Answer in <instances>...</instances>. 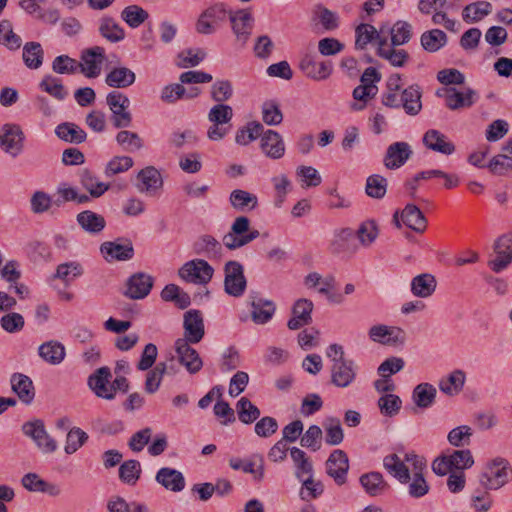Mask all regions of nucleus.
Listing matches in <instances>:
<instances>
[{"instance_id":"f257e3e1","label":"nucleus","mask_w":512,"mask_h":512,"mask_svg":"<svg viewBox=\"0 0 512 512\" xmlns=\"http://www.w3.org/2000/svg\"><path fill=\"white\" fill-rule=\"evenodd\" d=\"M385 469L400 483L408 484L407 491L410 497L418 499L427 495L430 485L424 477L426 461L414 452L406 453L404 458L391 454L384 458Z\"/></svg>"},{"instance_id":"f03ea898","label":"nucleus","mask_w":512,"mask_h":512,"mask_svg":"<svg viewBox=\"0 0 512 512\" xmlns=\"http://www.w3.org/2000/svg\"><path fill=\"white\" fill-rule=\"evenodd\" d=\"M473 464L474 459L470 450H452L435 458L432 462V470L438 476H445L449 472H463Z\"/></svg>"},{"instance_id":"7ed1b4c3","label":"nucleus","mask_w":512,"mask_h":512,"mask_svg":"<svg viewBox=\"0 0 512 512\" xmlns=\"http://www.w3.org/2000/svg\"><path fill=\"white\" fill-rule=\"evenodd\" d=\"M260 235L256 229H250V220L246 216L236 217L230 231L223 237V244L229 250L241 248Z\"/></svg>"},{"instance_id":"20e7f679","label":"nucleus","mask_w":512,"mask_h":512,"mask_svg":"<svg viewBox=\"0 0 512 512\" xmlns=\"http://www.w3.org/2000/svg\"><path fill=\"white\" fill-rule=\"evenodd\" d=\"M512 479V468L507 460L496 458L485 467L480 476L482 486L487 490H498Z\"/></svg>"},{"instance_id":"39448f33","label":"nucleus","mask_w":512,"mask_h":512,"mask_svg":"<svg viewBox=\"0 0 512 512\" xmlns=\"http://www.w3.org/2000/svg\"><path fill=\"white\" fill-rule=\"evenodd\" d=\"M208 120L212 125L207 130V137L212 141L222 140L231 130L233 109L226 104H216L208 112Z\"/></svg>"},{"instance_id":"423d86ee","label":"nucleus","mask_w":512,"mask_h":512,"mask_svg":"<svg viewBox=\"0 0 512 512\" xmlns=\"http://www.w3.org/2000/svg\"><path fill=\"white\" fill-rule=\"evenodd\" d=\"M213 274V267L206 260L199 258L184 263L178 270L182 280L198 285L208 284Z\"/></svg>"},{"instance_id":"0eeeda50","label":"nucleus","mask_w":512,"mask_h":512,"mask_svg":"<svg viewBox=\"0 0 512 512\" xmlns=\"http://www.w3.org/2000/svg\"><path fill=\"white\" fill-rule=\"evenodd\" d=\"M107 105L112 112L113 125L116 128L129 127L132 122L131 113L128 111L130 100L119 91H112L106 97Z\"/></svg>"},{"instance_id":"6e6552de","label":"nucleus","mask_w":512,"mask_h":512,"mask_svg":"<svg viewBox=\"0 0 512 512\" xmlns=\"http://www.w3.org/2000/svg\"><path fill=\"white\" fill-rule=\"evenodd\" d=\"M22 431L34 441L42 453L51 454L57 450V442L47 433L42 420L36 419L24 423Z\"/></svg>"},{"instance_id":"1a4fd4ad","label":"nucleus","mask_w":512,"mask_h":512,"mask_svg":"<svg viewBox=\"0 0 512 512\" xmlns=\"http://www.w3.org/2000/svg\"><path fill=\"white\" fill-rule=\"evenodd\" d=\"M224 275L225 292L233 297L242 296L247 287L242 264L238 261H228L224 266Z\"/></svg>"},{"instance_id":"9d476101","label":"nucleus","mask_w":512,"mask_h":512,"mask_svg":"<svg viewBox=\"0 0 512 512\" xmlns=\"http://www.w3.org/2000/svg\"><path fill=\"white\" fill-rule=\"evenodd\" d=\"M328 249L333 255H354L358 251L354 231L351 228H342L335 231Z\"/></svg>"},{"instance_id":"9b49d317","label":"nucleus","mask_w":512,"mask_h":512,"mask_svg":"<svg viewBox=\"0 0 512 512\" xmlns=\"http://www.w3.org/2000/svg\"><path fill=\"white\" fill-rule=\"evenodd\" d=\"M369 337L374 342L388 346L403 345L406 341V333L402 328L383 324L372 326Z\"/></svg>"},{"instance_id":"f8f14e48","label":"nucleus","mask_w":512,"mask_h":512,"mask_svg":"<svg viewBox=\"0 0 512 512\" xmlns=\"http://www.w3.org/2000/svg\"><path fill=\"white\" fill-rule=\"evenodd\" d=\"M24 133L19 125L5 124L0 133V147L16 157L23 149Z\"/></svg>"},{"instance_id":"ddd939ff","label":"nucleus","mask_w":512,"mask_h":512,"mask_svg":"<svg viewBox=\"0 0 512 512\" xmlns=\"http://www.w3.org/2000/svg\"><path fill=\"white\" fill-rule=\"evenodd\" d=\"M105 59V50L100 46H94L82 52L81 61L78 62L79 70L87 78H96L101 73V66Z\"/></svg>"},{"instance_id":"4468645a","label":"nucleus","mask_w":512,"mask_h":512,"mask_svg":"<svg viewBox=\"0 0 512 512\" xmlns=\"http://www.w3.org/2000/svg\"><path fill=\"white\" fill-rule=\"evenodd\" d=\"M111 370L109 367L98 368L88 378V386L94 394L106 400L114 399V390L111 387Z\"/></svg>"},{"instance_id":"2eb2a0df","label":"nucleus","mask_w":512,"mask_h":512,"mask_svg":"<svg viewBox=\"0 0 512 512\" xmlns=\"http://www.w3.org/2000/svg\"><path fill=\"white\" fill-rule=\"evenodd\" d=\"M184 337L187 343L197 344L205 335V326L202 314L199 310H189L184 314L183 319Z\"/></svg>"},{"instance_id":"dca6fc26","label":"nucleus","mask_w":512,"mask_h":512,"mask_svg":"<svg viewBox=\"0 0 512 512\" xmlns=\"http://www.w3.org/2000/svg\"><path fill=\"white\" fill-rule=\"evenodd\" d=\"M187 343V340L177 339L174 343L178 361L190 374L198 373L203 367L199 353Z\"/></svg>"},{"instance_id":"f3484780","label":"nucleus","mask_w":512,"mask_h":512,"mask_svg":"<svg viewBox=\"0 0 512 512\" xmlns=\"http://www.w3.org/2000/svg\"><path fill=\"white\" fill-rule=\"evenodd\" d=\"M497 257L488 262L489 267L496 273L503 271L512 263V233L500 236L494 243Z\"/></svg>"},{"instance_id":"a211bd4d","label":"nucleus","mask_w":512,"mask_h":512,"mask_svg":"<svg viewBox=\"0 0 512 512\" xmlns=\"http://www.w3.org/2000/svg\"><path fill=\"white\" fill-rule=\"evenodd\" d=\"M413 150L407 142L399 141L387 147L383 165L390 170L402 167L412 156Z\"/></svg>"},{"instance_id":"6ab92c4d","label":"nucleus","mask_w":512,"mask_h":512,"mask_svg":"<svg viewBox=\"0 0 512 512\" xmlns=\"http://www.w3.org/2000/svg\"><path fill=\"white\" fill-rule=\"evenodd\" d=\"M228 18L237 40L245 44L251 35L253 27L254 19L251 12L248 9L230 10Z\"/></svg>"},{"instance_id":"aec40b11","label":"nucleus","mask_w":512,"mask_h":512,"mask_svg":"<svg viewBox=\"0 0 512 512\" xmlns=\"http://www.w3.org/2000/svg\"><path fill=\"white\" fill-rule=\"evenodd\" d=\"M153 283L151 275L137 272L128 278L124 295L134 300L143 299L150 293Z\"/></svg>"},{"instance_id":"412c9836","label":"nucleus","mask_w":512,"mask_h":512,"mask_svg":"<svg viewBox=\"0 0 512 512\" xmlns=\"http://www.w3.org/2000/svg\"><path fill=\"white\" fill-rule=\"evenodd\" d=\"M357 366L353 360L338 361L331 366V383L339 388L350 386L356 379Z\"/></svg>"},{"instance_id":"4be33fe9","label":"nucleus","mask_w":512,"mask_h":512,"mask_svg":"<svg viewBox=\"0 0 512 512\" xmlns=\"http://www.w3.org/2000/svg\"><path fill=\"white\" fill-rule=\"evenodd\" d=\"M327 474L338 485H343L347 479L349 460L347 454L340 449L334 450L326 461Z\"/></svg>"},{"instance_id":"5701e85b","label":"nucleus","mask_w":512,"mask_h":512,"mask_svg":"<svg viewBox=\"0 0 512 512\" xmlns=\"http://www.w3.org/2000/svg\"><path fill=\"white\" fill-rule=\"evenodd\" d=\"M301 71L309 78L321 81L327 79L332 72V65L328 61H318L316 57L306 54L300 61Z\"/></svg>"},{"instance_id":"b1692460","label":"nucleus","mask_w":512,"mask_h":512,"mask_svg":"<svg viewBox=\"0 0 512 512\" xmlns=\"http://www.w3.org/2000/svg\"><path fill=\"white\" fill-rule=\"evenodd\" d=\"M422 141L427 149L443 155H452L456 150L454 143L444 133L436 129L427 130Z\"/></svg>"},{"instance_id":"393cba45","label":"nucleus","mask_w":512,"mask_h":512,"mask_svg":"<svg viewBox=\"0 0 512 512\" xmlns=\"http://www.w3.org/2000/svg\"><path fill=\"white\" fill-rule=\"evenodd\" d=\"M136 188L140 193L153 195L163 185L159 171L153 166L145 167L137 174Z\"/></svg>"},{"instance_id":"a878e982","label":"nucleus","mask_w":512,"mask_h":512,"mask_svg":"<svg viewBox=\"0 0 512 512\" xmlns=\"http://www.w3.org/2000/svg\"><path fill=\"white\" fill-rule=\"evenodd\" d=\"M313 302L306 298L298 299L292 308V318L287 326L290 330H297L312 322Z\"/></svg>"},{"instance_id":"bb28decb","label":"nucleus","mask_w":512,"mask_h":512,"mask_svg":"<svg viewBox=\"0 0 512 512\" xmlns=\"http://www.w3.org/2000/svg\"><path fill=\"white\" fill-rule=\"evenodd\" d=\"M100 251L108 262L127 261L134 255V248L130 241H126L124 244L104 242L100 246Z\"/></svg>"},{"instance_id":"cd10ccee","label":"nucleus","mask_w":512,"mask_h":512,"mask_svg":"<svg viewBox=\"0 0 512 512\" xmlns=\"http://www.w3.org/2000/svg\"><path fill=\"white\" fill-rule=\"evenodd\" d=\"M12 391L24 404H30L35 397V389L32 380L21 373H14L11 376Z\"/></svg>"},{"instance_id":"c85d7f7f","label":"nucleus","mask_w":512,"mask_h":512,"mask_svg":"<svg viewBox=\"0 0 512 512\" xmlns=\"http://www.w3.org/2000/svg\"><path fill=\"white\" fill-rule=\"evenodd\" d=\"M475 91L468 88L458 91L456 88L444 89L446 106L451 110L470 107L474 103Z\"/></svg>"},{"instance_id":"c756f323","label":"nucleus","mask_w":512,"mask_h":512,"mask_svg":"<svg viewBox=\"0 0 512 512\" xmlns=\"http://www.w3.org/2000/svg\"><path fill=\"white\" fill-rule=\"evenodd\" d=\"M251 318L256 324L267 323L275 313V305L272 301L263 299L258 295H251Z\"/></svg>"},{"instance_id":"7c9ffc66","label":"nucleus","mask_w":512,"mask_h":512,"mask_svg":"<svg viewBox=\"0 0 512 512\" xmlns=\"http://www.w3.org/2000/svg\"><path fill=\"white\" fill-rule=\"evenodd\" d=\"M411 293L418 298H429L437 288V280L430 273H422L412 278Z\"/></svg>"},{"instance_id":"2f4dec72","label":"nucleus","mask_w":512,"mask_h":512,"mask_svg":"<svg viewBox=\"0 0 512 512\" xmlns=\"http://www.w3.org/2000/svg\"><path fill=\"white\" fill-rule=\"evenodd\" d=\"M21 483L30 492L47 493L50 496H58L60 494V489L56 484L43 480L37 473L30 472L25 474L21 479Z\"/></svg>"},{"instance_id":"473e14b6","label":"nucleus","mask_w":512,"mask_h":512,"mask_svg":"<svg viewBox=\"0 0 512 512\" xmlns=\"http://www.w3.org/2000/svg\"><path fill=\"white\" fill-rule=\"evenodd\" d=\"M403 224L415 232L423 233L427 228V220L422 211L414 204H407L400 213Z\"/></svg>"},{"instance_id":"72a5a7b5","label":"nucleus","mask_w":512,"mask_h":512,"mask_svg":"<svg viewBox=\"0 0 512 512\" xmlns=\"http://www.w3.org/2000/svg\"><path fill=\"white\" fill-rule=\"evenodd\" d=\"M193 251L209 259H218L222 254V245L216 238L206 234L193 243Z\"/></svg>"},{"instance_id":"f704fd0d","label":"nucleus","mask_w":512,"mask_h":512,"mask_svg":"<svg viewBox=\"0 0 512 512\" xmlns=\"http://www.w3.org/2000/svg\"><path fill=\"white\" fill-rule=\"evenodd\" d=\"M155 479L163 487L173 492H180L185 487V479L182 473L169 467L161 468Z\"/></svg>"},{"instance_id":"c9c22d12","label":"nucleus","mask_w":512,"mask_h":512,"mask_svg":"<svg viewBox=\"0 0 512 512\" xmlns=\"http://www.w3.org/2000/svg\"><path fill=\"white\" fill-rule=\"evenodd\" d=\"M38 354L45 362L59 365L66 357V349L61 342L50 340L39 346Z\"/></svg>"},{"instance_id":"e433bc0d","label":"nucleus","mask_w":512,"mask_h":512,"mask_svg":"<svg viewBox=\"0 0 512 512\" xmlns=\"http://www.w3.org/2000/svg\"><path fill=\"white\" fill-rule=\"evenodd\" d=\"M263 152L272 159H279L284 155L285 146L279 133L267 130L261 138Z\"/></svg>"},{"instance_id":"4c0bfd02","label":"nucleus","mask_w":512,"mask_h":512,"mask_svg":"<svg viewBox=\"0 0 512 512\" xmlns=\"http://www.w3.org/2000/svg\"><path fill=\"white\" fill-rule=\"evenodd\" d=\"M395 46H389L387 39H379L377 54L389 61L394 67H403L409 59V55L404 49H395Z\"/></svg>"},{"instance_id":"58836bf2","label":"nucleus","mask_w":512,"mask_h":512,"mask_svg":"<svg viewBox=\"0 0 512 512\" xmlns=\"http://www.w3.org/2000/svg\"><path fill=\"white\" fill-rule=\"evenodd\" d=\"M229 203L236 211H251L257 208L258 198L255 194L246 190L235 189L230 193Z\"/></svg>"},{"instance_id":"ea45409f","label":"nucleus","mask_w":512,"mask_h":512,"mask_svg":"<svg viewBox=\"0 0 512 512\" xmlns=\"http://www.w3.org/2000/svg\"><path fill=\"white\" fill-rule=\"evenodd\" d=\"M401 107L409 115H417L422 108L421 91L418 85H411L401 92Z\"/></svg>"},{"instance_id":"a19ab883","label":"nucleus","mask_w":512,"mask_h":512,"mask_svg":"<svg viewBox=\"0 0 512 512\" xmlns=\"http://www.w3.org/2000/svg\"><path fill=\"white\" fill-rule=\"evenodd\" d=\"M136 80L135 73L127 67L113 68L105 78V82L112 88H127Z\"/></svg>"},{"instance_id":"79ce46f5","label":"nucleus","mask_w":512,"mask_h":512,"mask_svg":"<svg viewBox=\"0 0 512 512\" xmlns=\"http://www.w3.org/2000/svg\"><path fill=\"white\" fill-rule=\"evenodd\" d=\"M77 223L86 232L90 234L100 233L106 226L104 217L91 210L80 212L77 217Z\"/></svg>"},{"instance_id":"37998d69","label":"nucleus","mask_w":512,"mask_h":512,"mask_svg":"<svg viewBox=\"0 0 512 512\" xmlns=\"http://www.w3.org/2000/svg\"><path fill=\"white\" fill-rule=\"evenodd\" d=\"M55 134L58 138L65 142L80 144L83 143L86 138V132L72 122H64L56 126Z\"/></svg>"},{"instance_id":"c03bdc74","label":"nucleus","mask_w":512,"mask_h":512,"mask_svg":"<svg viewBox=\"0 0 512 512\" xmlns=\"http://www.w3.org/2000/svg\"><path fill=\"white\" fill-rule=\"evenodd\" d=\"M436 394L437 390L432 384L420 383L413 389L412 398L417 407L426 409L433 405Z\"/></svg>"},{"instance_id":"a18cd8bd","label":"nucleus","mask_w":512,"mask_h":512,"mask_svg":"<svg viewBox=\"0 0 512 512\" xmlns=\"http://www.w3.org/2000/svg\"><path fill=\"white\" fill-rule=\"evenodd\" d=\"M491 11L492 5L490 2L477 1L464 7L462 11V19L466 23H476L489 15Z\"/></svg>"},{"instance_id":"49530a36","label":"nucleus","mask_w":512,"mask_h":512,"mask_svg":"<svg viewBox=\"0 0 512 512\" xmlns=\"http://www.w3.org/2000/svg\"><path fill=\"white\" fill-rule=\"evenodd\" d=\"M79 178L82 186L93 198L100 197L109 189V184L98 181L94 173L88 169H82L79 172Z\"/></svg>"},{"instance_id":"de8ad7c7","label":"nucleus","mask_w":512,"mask_h":512,"mask_svg":"<svg viewBox=\"0 0 512 512\" xmlns=\"http://www.w3.org/2000/svg\"><path fill=\"white\" fill-rule=\"evenodd\" d=\"M360 483L370 496L381 495L388 488L387 482L379 472L363 474Z\"/></svg>"},{"instance_id":"09e8293b","label":"nucleus","mask_w":512,"mask_h":512,"mask_svg":"<svg viewBox=\"0 0 512 512\" xmlns=\"http://www.w3.org/2000/svg\"><path fill=\"white\" fill-rule=\"evenodd\" d=\"M354 234L362 247L369 248L379 236L378 225L374 220H366L359 225Z\"/></svg>"},{"instance_id":"8fccbe9b","label":"nucleus","mask_w":512,"mask_h":512,"mask_svg":"<svg viewBox=\"0 0 512 512\" xmlns=\"http://www.w3.org/2000/svg\"><path fill=\"white\" fill-rule=\"evenodd\" d=\"M83 274V267L77 261L61 263L57 266L53 278L59 279L66 285L72 283Z\"/></svg>"},{"instance_id":"3c124183","label":"nucleus","mask_w":512,"mask_h":512,"mask_svg":"<svg viewBox=\"0 0 512 512\" xmlns=\"http://www.w3.org/2000/svg\"><path fill=\"white\" fill-rule=\"evenodd\" d=\"M465 378L462 370H454L446 379L440 381L439 388L446 395H457L463 389Z\"/></svg>"},{"instance_id":"603ef678","label":"nucleus","mask_w":512,"mask_h":512,"mask_svg":"<svg viewBox=\"0 0 512 512\" xmlns=\"http://www.w3.org/2000/svg\"><path fill=\"white\" fill-rule=\"evenodd\" d=\"M44 52L38 42H28L23 47L22 58L25 65L30 69H38L43 62Z\"/></svg>"},{"instance_id":"864d4df0","label":"nucleus","mask_w":512,"mask_h":512,"mask_svg":"<svg viewBox=\"0 0 512 512\" xmlns=\"http://www.w3.org/2000/svg\"><path fill=\"white\" fill-rule=\"evenodd\" d=\"M447 43V35L439 29H432L421 35V45L428 52H436Z\"/></svg>"},{"instance_id":"5fc2aeb1","label":"nucleus","mask_w":512,"mask_h":512,"mask_svg":"<svg viewBox=\"0 0 512 512\" xmlns=\"http://www.w3.org/2000/svg\"><path fill=\"white\" fill-rule=\"evenodd\" d=\"M377 406L384 417L392 418L400 412L402 400L395 394L386 393L378 399Z\"/></svg>"},{"instance_id":"6e6d98bb","label":"nucleus","mask_w":512,"mask_h":512,"mask_svg":"<svg viewBox=\"0 0 512 512\" xmlns=\"http://www.w3.org/2000/svg\"><path fill=\"white\" fill-rule=\"evenodd\" d=\"M290 456L296 466V476L302 479L304 475L311 476L313 474V465L306 453L293 447L290 449Z\"/></svg>"},{"instance_id":"4d7b16f0","label":"nucleus","mask_w":512,"mask_h":512,"mask_svg":"<svg viewBox=\"0 0 512 512\" xmlns=\"http://www.w3.org/2000/svg\"><path fill=\"white\" fill-rule=\"evenodd\" d=\"M0 44L10 50H17L21 47L20 36L14 33L12 23L9 20L0 21Z\"/></svg>"},{"instance_id":"13d9d810","label":"nucleus","mask_w":512,"mask_h":512,"mask_svg":"<svg viewBox=\"0 0 512 512\" xmlns=\"http://www.w3.org/2000/svg\"><path fill=\"white\" fill-rule=\"evenodd\" d=\"M39 86L43 91L59 101H62L67 97L68 93L65 90L61 80L52 75L44 76Z\"/></svg>"},{"instance_id":"bf43d9fd","label":"nucleus","mask_w":512,"mask_h":512,"mask_svg":"<svg viewBox=\"0 0 512 512\" xmlns=\"http://www.w3.org/2000/svg\"><path fill=\"white\" fill-rule=\"evenodd\" d=\"M388 181L385 177L374 174L367 178L365 191L366 194L375 199H382L387 192Z\"/></svg>"},{"instance_id":"052dcab7","label":"nucleus","mask_w":512,"mask_h":512,"mask_svg":"<svg viewBox=\"0 0 512 512\" xmlns=\"http://www.w3.org/2000/svg\"><path fill=\"white\" fill-rule=\"evenodd\" d=\"M239 420L244 424H251L260 416V410L246 397L237 402Z\"/></svg>"},{"instance_id":"680f3d73","label":"nucleus","mask_w":512,"mask_h":512,"mask_svg":"<svg viewBox=\"0 0 512 512\" xmlns=\"http://www.w3.org/2000/svg\"><path fill=\"white\" fill-rule=\"evenodd\" d=\"M325 442L328 445H339L344 438L341 422L338 418H328L324 423Z\"/></svg>"},{"instance_id":"e2e57ef3","label":"nucleus","mask_w":512,"mask_h":512,"mask_svg":"<svg viewBox=\"0 0 512 512\" xmlns=\"http://www.w3.org/2000/svg\"><path fill=\"white\" fill-rule=\"evenodd\" d=\"M168 370V364L166 362H159L152 370H150L146 376L145 391L149 394L155 393L161 384L164 374Z\"/></svg>"},{"instance_id":"0e129e2a","label":"nucleus","mask_w":512,"mask_h":512,"mask_svg":"<svg viewBox=\"0 0 512 512\" xmlns=\"http://www.w3.org/2000/svg\"><path fill=\"white\" fill-rule=\"evenodd\" d=\"M100 34L110 42H119L124 36V30L112 18H103L99 27Z\"/></svg>"},{"instance_id":"69168bd1","label":"nucleus","mask_w":512,"mask_h":512,"mask_svg":"<svg viewBox=\"0 0 512 512\" xmlns=\"http://www.w3.org/2000/svg\"><path fill=\"white\" fill-rule=\"evenodd\" d=\"M141 474V465L137 460H127L119 467V478L126 484L135 485Z\"/></svg>"},{"instance_id":"338daca9","label":"nucleus","mask_w":512,"mask_h":512,"mask_svg":"<svg viewBox=\"0 0 512 512\" xmlns=\"http://www.w3.org/2000/svg\"><path fill=\"white\" fill-rule=\"evenodd\" d=\"M275 190L274 204L276 207H281L285 201L287 194L292 188L291 181L285 174L276 175L271 178Z\"/></svg>"},{"instance_id":"774afa93","label":"nucleus","mask_w":512,"mask_h":512,"mask_svg":"<svg viewBox=\"0 0 512 512\" xmlns=\"http://www.w3.org/2000/svg\"><path fill=\"white\" fill-rule=\"evenodd\" d=\"M392 46H400L407 43L412 36V27L406 21H397L390 29Z\"/></svg>"}]
</instances>
